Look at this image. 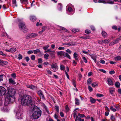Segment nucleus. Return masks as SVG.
<instances>
[{
    "instance_id": "obj_1",
    "label": "nucleus",
    "mask_w": 121,
    "mask_h": 121,
    "mask_svg": "<svg viewBox=\"0 0 121 121\" xmlns=\"http://www.w3.org/2000/svg\"><path fill=\"white\" fill-rule=\"evenodd\" d=\"M19 100L21 101V104L24 106H34V101L32 100V97L29 95L22 96L19 99Z\"/></svg>"
},
{
    "instance_id": "obj_2",
    "label": "nucleus",
    "mask_w": 121,
    "mask_h": 121,
    "mask_svg": "<svg viewBox=\"0 0 121 121\" xmlns=\"http://www.w3.org/2000/svg\"><path fill=\"white\" fill-rule=\"evenodd\" d=\"M16 93L15 90L14 89H8V92L6 94L4 104L7 105L15 101V98L14 95Z\"/></svg>"
},
{
    "instance_id": "obj_3",
    "label": "nucleus",
    "mask_w": 121,
    "mask_h": 121,
    "mask_svg": "<svg viewBox=\"0 0 121 121\" xmlns=\"http://www.w3.org/2000/svg\"><path fill=\"white\" fill-rule=\"evenodd\" d=\"M41 115V110L37 107H34L32 110L31 117L34 119H37L39 118Z\"/></svg>"
},
{
    "instance_id": "obj_4",
    "label": "nucleus",
    "mask_w": 121,
    "mask_h": 121,
    "mask_svg": "<svg viewBox=\"0 0 121 121\" xmlns=\"http://www.w3.org/2000/svg\"><path fill=\"white\" fill-rule=\"evenodd\" d=\"M19 26L20 29L24 32H26L27 31V29L25 26L24 23L20 22L19 24Z\"/></svg>"
},
{
    "instance_id": "obj_5",
    "label": "nucleus",
    "mask_w": 121,
    "mask_h": 121,
    "mask_svg": "<svg viewBox=\"0 0 121 121\" xmlns=\"http://www.w3.org/2000/svg\"><path fill=\"white\" fill-rule=\"evenodd\" d=\"M6 91V89L4 87H0V96L4 95L5 94Z\"/></svg>"
},
{
    "instance_id": "obj_6",
    "label": "nucleus",
    "mask_w": 121,
    "mask_h": 121,
    "mask_svg": "<svg viewBox=\"0 0 121 121\" xmlns=\"http://www.w3.org/2000/svg\"><path fill=\"white\" fill-rule=\"evenodd\" d=\"M107 82L108 85L109 86L113 85V79L112 78H108Z\"/></svg>"
},
{
    "instance_id": "obj_7",
    "label": "nucleus",
    "mask_w": 121,
    "mask_h": 121,
    "mask_svg": "<svg viewBox=\"0 0 121 121\" xmlns=\"http://www.w3.org/2000/svg\"><path fill=\"white\" fill-rule=\"evenodd\" d=\"M37 92L41 99H44L45 97L43 92L41 90H39L37 91Z\"/></svg>"
},
{
    "instance_id": "obj_8",
    "label": "nucleus",
    "mask_w": 121,
    "mask_h": 121,
    "mask_svg": "<svg viewBox=\"0 0 121 121\" xmlns=\"http://www.w3.org/2000/svg\"><path fill=\"white\" fill-rule=\"evenodd\" d=\"M121 39V37H120L119 38H117V39L113 40L112 42H111L110 43V45H114V44L117 43L119 42V41Z\"/></svg>"
},
{
    "instance_id": "obj_9",
    "label": "nucleus",
    "mask_w": 121,
    "mask_h": 121,
    "mask_svg": "<svg viewBox=\"0 0 121 121\" xmlns=\"http://www.w3.org/2000/svg\"><path fill=\"white\" fill-rule=\"evenodd\" d=\"M22 114V112L19 109L17 110L16 115L17 117H20Z\"/></svg>"
},
{
    "instance_id": "obj_10",
    "label": "nucleus",
    "mask_w": 121,
    "mask_h": 121,
    "mask_svg": "<svg viewBox=\"0 0 121 121\" xmlns=\"http://www.w3.org/2000/svg\"><path fill=\"white\" fill-rule=\"evenodd\" d=\"M115 91V89L113 87H110L109 88V91L111 94L113 95V94Z\"/></svg>"
},
{
    "instance_id": "obj_11",
    "label": "nucleus",
    "mask_w": 121,
    "mask_h": 121,
    "mask_svg": "<svg viewBox=\"0 0 121 121\" xmlns=\"http://www.w3.org/2000/svg\"><path fill=\"white\" fill-rule=\"evenodd\" d=\"M65 52L63 51H60L58 52L57 54L59 55H60L61 56H64L65 55Z\"/></svg>"
},
{
    "instance_id": "obj_12",
    "label": "nucleus",
    "mask_w": 121,
    "mask_h": 121,
    "mask_svg": "<svg viewBox=\"0 0 121 121\" xmlns=\"http://www.w3.org/2000/svg\"><path fill=\"white\" fill-rule=\"evenodd\" d=\"M30 19L31 21L34 22L36 20V18L34 16H31L30 17Z\"/></svg>"
},
{
    "instance_id": "obj_13",
    "label": "nucleus",
    "mask_w": 121,
    "mask_h": 121,
    "mask_svg": "<svg viewBox=\"0 0 121 121\" xmlns=\"http://www.w3.org/2000/svg\"><path fill=\"white\" fill-rule=\"evenodd\" d=\"M9 82L11 84H12L14 85L16 84V82L14 80H13L12 78H10L9 79Z\"/></svg>"
},
{
    "instance_id": "obj_14",
    "label": "nucleus",
    "mask_w": 121,
    "mask_h": 121,
    "mask_svg": "<svg viewBox=\"0 0 121 121\" xmlns=\"http://www.w3.org/2000/svg\"><path fill=\"white\" fill-rule=\"evenodd\" d=\"M37 35H38L37 34L32 33L30 34L29 36V37L30 38H33L36 37Z\"/></svg>"
},
{
    "instance_id": "obj_15",
    "label": "nucleus",
    "mask_w": 121,
    "mask_h": 121,
    "mask_svg": "<svg viewBox=\"0 0 121 121\" xmlns=\"http://www.w3.org/2000/svg\"><path fill=\"white\" fill-rule=\"evenodd\" d=\"M60 28L61 30H63L64 31L67 32L68 33H69V31L67 30V29L65 28L60 26Z\"/></svg>"
},
{
    "instance_id": "obj_16",
    "label": "nucleus",
    "mask_w": 121,
    "mask_h": 121,
    "mask_svg": "<svg viewBox=\"0 0 121 121\" xmlns=\"http://www.w3.org/2000/svg\"><path fill=\"white\" fill-rule=\"evenodd\" d=\"M12 1L13 3V8H14L15 7H17V5L16 4V0H12Z\"/></svg>"
},
{
    "instance_id": "obj_17",
    "label": "nucleus",
    "mask_w": 121,
    "mask_h": 121,
    "mask_svg": "<svg viewBox=\"0 0 121 121\" xmlns=\"http://www.w3.org/2000/svg\"><path fill=\"white\" fill-rule=\"evenodd\" d=\"M21 1L22 3L23 4H27L28 3V0H21Z\"/></svg>"
},
{
    "instance_id": "obj_18",
    "label": "nucleus",
    "mask_w": 121,
    "mask_h": 121,
    "mask_svg": "<svg viewBox=\"0 0 121 121\" xmlns=\"http://www.w3.org/2000/svg\"><path fill=\"white\" fill-rule=\"evenodd\" d=\"M33 52L35 54H36L40 52V50L38 49L35 50L33 51Z\"/></svg>"
},
{
    "instance_id": "obj_19",
    "label": "nucleus",
    "mask_w": 121,
    "mask_h": 121,
    "mask_svg": "<svg viewBox=\"0 0 121 121\" xmlns=\"http://www.w3.org/2000/svg\"><path fill=\"white\" fill-rule=\"evenodd\" d=\"M115 59L117 60H121V56H117L115 57Z\"/></svg>"
},
{
    "instance_id": "obj_20",
    "label": "nucleus",
    "mask_w": 121,
    "mask_h": 121,
    "mask_svg": "<svg viewBox=\"0 0 121 121\" xmlns=\"http://www.w3.org/2000/svg\"><path fill=\"white\" fill-rule=\"evenodd\" d=\"M0 63L2 65H6L7 63V62L6 61L0 60Z\"/></svg>"
},
{
    "instance_id": "obj_21",
    "label": "nucleus",
    "mask_w": 121,
    "mask_h": 121,
    "mask_svg": "<svg viewBox=\"0 0 121 121\" xmlns=\"http://www.w3.org/2000/svg\"><path fill=\"white\" fill-rule=\"evenodd\" d=\"M92 81L91 80V78H89L87 80V83L88 84H90L92 82Z\"/></svg>"
},
{
    "instance_id": "obj_22",
    "label": "nucleus",
    "mask_w": 121,
    "mask_h": 121,
    "mask_svg": "<svg viewBox=\"0 0 121 121\" xmlns=\"http://www.w3.org/2000/svg\"><path fill=\"white\" fill-rule=\"evenodd\" d=\"M98 85V84L97 82H94L91 84L92 86L94 87L97 86Z\"/></svg>"
},
{
    "instance_id": "obj_23",
    "label": "nucleus",
    "mask_w": 121,
    "mask_h": 121,
    "mask_svg": "<svg viewBox=\"0 0 121 121\" xmlns=\"http://www.w3.org/2000/svg\"><path fill=\"white\" fill-rule=\"evenodd\" d=\"M90 101L92 103H94L95 102V100L93 99L92 97H91L90 98Z\"/></svg>"
},
{
    "instance_id": "obj_24",
    "label": "nucleus",
    "mask_w": 121,
    "mask_h": 121,
    "mask_svg": "<svg viewBox=\"0 0 121 121\" xmlns=\"http://www.w3.org/2000/svg\"><path fill=\"white\" fill-rule=\"evenodd\" d=\"M51 66L52 69L58 68V66L56 64H52L51 65Z\"/></svg>"
},
{
    "instance_id": "obj_25",
    "label": "nucleus",
    "mask_w": 121,
    "mask_h": 121,
    "mask_svg": "<svg viewBox=\"0 0 121 121\" xmlns=\"http://www.w3.org/2000/svg\"><path fill=\"white\" fill-rule=\"evenodd\" d=\"M75 104L77 105H79V100L77 98H76L75 99Z\"/></svg>"
},
{
    "instance_id": "obj_26",
    "label": "nucleus",
    "mask_w": 121,
    "mask_h": 121,
    "mask_svg": "<svg viewBox=\"0 0 121 121\" xmlns=\"http://www.w3.org/2000/svg\"><path fill=\"white\" fill-rule=\"evenodd\" d=\"M91 57L94 61L95 63H96V56H94L91 55Z\"/></svg>"
},
{
    "instance_id": "obj_27",
    "label": "nucleus",
    "mask_w": 121,
    "mask_h": 121,
    "mask_svg": "<svg viewBox=\"0 0 121 121\" xmlns=\"http://www.w3.org/2000/svg\"><path fill=\"white\" fill-rule=\"evenodd\" d=\"M120 85V83L119 82H116L115 84V86L117 87H119Z\"/></svg>"
},
{
    "instance_id": "obj_28",
    "label": "nucleus",
    "mask_w": 121,
    "mask_h": 121,
    "mask_svg": "<svg viewBox=\"0 0 121 121\" xmlns=\"http://www.w3.org/2000/svg\"><path fill=\"white\" fill-rule=\"evenodd\" d=\"M81 119L78 117V116H77V117L76 118L75 121H81Z\"/></svg>"
},
{
    "instance_id": "obj_29",
    "label": "nucleus",
    "mask_w": 121,
    "mask_h": 121,
    "mask_svg": "<svg viewBox=\"0 0 121 121\" xmlns=\"http://www.w3.org/2000/svg\"><path fill=\"white\" fill-rule=\"evenodd\" d=\"M11 52H15L16 50V48H12L10 49Z\"/></svg>"
},
{
    "instance_id": "obj_30",
    "label": "nucleus",
    "mask_w": 121,
    "mask_h": 121,
    "mask_svg": "<svg viewBox=\"0 0 121 121\" xmlns=\"http://www.w3.org/2000/svg\"><path fill=\"white\" fill-rule=\"evenodd\" d=\"M65 57H66L67 58L69 59H71L70 56L67 53H65Z\"/></svg>"
},
{
    "instance_id": "obj_31",
    "label": "nucleus",
    "mask_w": 121,
    "mask_h": 121,
    "mask_svg": "<svg viewBox=\"0 0 121 121\" xmlns=\"http://www.w3.org/2000/svg\"><path fill=\"white\" fill-rule=\"evenodd\" d=\"M78 113V116H79L83 118V117H85V116L83 114H81L79 113Z\"/></svg>"
},
{
    "instance_id": "obj_32",
    "label": "nucleus",
    "mask_w": 121,
    "mask_h": 121,
    "mask_svg": "<svg viewBox=\"0 0 121 121\" xmlns=\"http://www.w3.org/2000/svg\"><path fill=\"white\" fill-rule=\"evenodd\" d=\"M114 2L113 1H106V3L109 4H113Z\"/></svg>"
},
{
    "instance_id": "obj_33",
    "label": "nucleus",
    "mask_w": 121,
    "mask_h": 121,
    "mask_svg": "<svg viewBox=\"0 0 121 121\" xmlns=\"http://www.w3.org/2000/svg\"><path fill=\"white\" fill-rule=\"evenodd\" d=\"M110 108L112 111L115 112L116 111V109L115 108H113L112 106H111Z\"/></svg>"
},
{
    "instance_id": "obj_34",
    "label": "nucleus",
    "mask_w": 121,
    "mask_h": 121,
    "mask_svg": "<svg viewBox=\"0 0 121 121\" xmlns=\"http://www.w3.org/2000/svg\"><path fill=\"white\" fill-rule=\"evenodd\" d=\"M47 72L48 73V74L50 75L52 74V72L50 70H49L48 69H47L46 70Z\"/></svg>"
},
{
    "instance_id": "obj_35",
    "label": "nucleus",
    "mask_w": 121,
    "mask_h": 121,
    "mask_svg": "<svg viewBox=\"0 0 121 121\" xmlns=\"http://www.w3.org/2000/svg\"><path fill=\"white\" fill-rule=\"evenodd\" d=\"M72 31L74 33H76L79 31V30L78 29H74L72 30Z\"/></svg>"
},
{
    "instance_id": "obj_36",
    "label": "nucleus",
    "mask_w": 121,
    "mask_h": 121,
    "mask_svg": "<svg viewBox=\"0 0 121 121\" xmlns=\"http://www.w3.org/2000/svg\"><path fill=\"white\" fill-rule=\"evenodd\" d=\"M96 96L98 97H101L103 96V95L102 94H96Z\"/></svg>"
},
{
    "instance_id": "obj_37",
    "label": "nucleus",
    "mask_w": 121,
    "mask_h": 121,
    "mask_svg": "<svg viewBox=\"0 0 121 121\" xmlns=\"http://www.w3.org/2000/svg\"><path fill=\"white\" fill-rule=\"evenodd\" d=\"M65 67L63 65H60V69L61 70H63L65 69Z\"/></svg>"
},
{
    "instance_id": "obj_38",
    "label": "nucleus",
    "mask_w": 121,
    "mask_h": 121,
    "mask_svg": "<svg viewBox=\"0 0 121 121\" xmlns=\"http://www.w3.org/2000/svg\"><path fill=\"white\" fill-rule=\"evenodd\" d=\"M82 59L83 60L84 62L85 63H87V60L86 59V58L85 57H82Z\"/></svg>"
},
{
    "instance_id": "obj_39",
    "label": "nucleus",
    "mask_w": 121,
    "mask_h": 121,
    "mask_svg": "<svg viewBox=\"0 0 121 121\" xmlns=\"http://www.w3.org/2000/svg\"><path fill=\"white\" fill-rule=\"evenodd\" d=\"M30 58L32 60H34L35 58V56L34 55H32Z\"/></svg>"
},
{
    "instance_id": "obj_40",
    "label": "nucleus",
    "mask_w": 121,
    "mask_h": 121,
    "mask_svg": "<svg viewBox=\"0 0 121 121\" xmlns=\"http://www.w3.org/2000/svg\"><path fill=\"white\" fill-rule=\"evenodd\" d=\"M49 56V55L48 54L46 53L44 55V57L47 59H48Z\"/></svg>"
},
{
    "instance_id": "obj_41",
    "label": "nucleus",
    "mask_w": 121,
    "mask_h": 121,
    "mask_svg": "<svg viewBox=\"0 0 121 121\" xmlns=\"http://www.w3.org/2000/svg\"><path fill=\"white\" fill-rule=\"evenodd\" d=\"M98 2L99 3H105L106 2L104 0H99L98 1Z\"/></svg>"
},
{
    "instance_id": "obj_42",
    "label": "nucleus",
    "mask_w": 121,
    "mask_h": 121,
    "mask_svg": "<svg viewBox=\"0 0 121 121\" xmlns=\"http://www.w3.org/2000/svg\"><path fill=\"white\" fill-rule=\"evenodd\" d=\"M73 116L74 118H75L76 117H77V116H78L77 115V113L76 112H73Z\"/></svg>"
},
{
    "instance_id": "obj_43",
    "label": "nucleus",
    "mask_w": 121,
    "mask_h": 121,
    "mask_svg": "<svg viewBox=\"0 0 121 121\" xmlns=\"http://www.w3.org/2000/svg\"><path fill=\"white\" fill-rule=\"evenodd\" d=\"M78 56V54L76 52H74L73 54V57L74 58H77Z\"/></svg>"
},
{
    "instance_id": "obj_44",
    "label": "nucleus",
    "mask_w": 121,
    "mask_h": 121,
    "mask_svg": "<svg viewBox=\"0 0 121 121\" xmlns=\"http://www.w3.org/2000/svg\"><path fill=\"white\" fill-rule=\"evenodd\" d=\"M38 63H42V59L41 58H39L38 60Z\"/></svg>"
},
{
    "instance_id": "obj_45",
    "label": "nucleus",
    "mask_w": 121,
    "mask_h": 121,
    "mask_svg": "<svg viewBox=\"0 0 121 121\" xmlns=\"http://www.w3.org/2000/svg\"><path fill=\"white\" fill-rule=\"evenodd\" d=\"M111 119L112 121H114L115 120V117H114V116L113 115H112L111 116L110 118Z\"/></svg>"
},
{
    "instance_id": "obj_46",
    "label": "nucleus",
    "mask_w": 121,
    "mask_h": 121,
    "mask_svg": "<svg viewBox=\"0 0 121 121\" xmlns=\"http://www.w3.org/2000/svg\"><path fill=\"white\" fill-rule=\"evenodd\" d=\"M115 73V72L114 70H112L111 71L109 72V73L110 74H114Z\"/></svg>"
},
{
    "instance_id": "obj_47",
    "label": "nucleus",
    "mask_w": 121,
    "mask_h": 121,
    "mask_svg": "<svg viewBox=\"0 0 121 121\" xmlns=\"http://www.w3.org/2000/svg\"><path fill=\"white\" fill-rule=\"evenodd\" d=\"M11 75L12 77H13V78H15L16 77V74H15V73H14L12 74H11Z\"/></svg>"
},
{
    "instance_id": "obj_48",
    "label": "nucleus",
    "mask_w": 121,
    "mask_h": 121,
    "mask_svg": "<svg viewBox=\"0 0 121 121\" xmlns=\"http://www.w3.org/2000/svg\"><path fill=\"white\" fill-rule=\"evenodd\" d=\"M3 75H0V81H3Z\"/></svg>"
},
{
    "instance_id": "obj_49",
    "label": "nucleus",
    "mask_w": 121,
    "mask_h": 121,
    "mask_svg": "<svg viewBox=\"0 0 121 121\" xmlns=\"http://www.w3.org/2000/svg\"><path fill=\"white\" fill-rule=\"evenodd\" d=\"M99 70L104 73H106V71L102 69H99Z\"/></svg>"
},
{
    "instance_id": "obj_50",
    "label": "nucleus",
    "mask_w": 121,
    "mask_h": 121,
    "mask_svg": "<svg viewBox=\"0 0 121 121\" xmlns=\"http://www.w3.org/2000/svg\"><path fill=\"white\" fill-rule=\"evenodd\" d=\"M105 32L104 31H103L102 33V34L104 37H105Z\"/></svg>"
},
{
    "instance_id": "obj_51",
    "label": "nucleus",
    "mask_w": 121,
    "mask_h": 121,
    "mask_svg": "<svg viewBox=\"0 0 121 121\" xmlns=\"http://www.w3.org/2000/svg\"><path fill=\"white\" fill-rule=\"evenodd\" d=\"M55 108L56 111L57 112H59V107L57 106H55Z\"/></svg>"
},
{
    "instance_id": "obj_52",
    "label": "nucleus",
    "mask_w": 121,
    "mask_h": 121,
    "mask_svg": "<svg viewBox=\"0 0 121 121\" xmlns=\"http://www.w3.org/2000/svg\"><path fill=\"white\" fill-rule=\"evenodd\" d=\"M88 88L89 91H92L93 90V89L90 86H89L88 87Z\"/></svg>"
},
{
    "instance_id": "obj_53",
    "label": "nucleus",
    "mask_w": 121,
    "mask_h": 121,
    "mask_svg": "<svg viewBox=\"0 0 121 121\" xmlns=\"http://www.w3.org/2000/svg\"><path fill=\"white\" fill-rule=\"evenodd\" d=\"M60 116L62 117H63L64 116V115L63 113L62 112H60Z\"/></svg>"
},
{
    "instance_id": "obj_54",
    "label": "nucleus",
    "mask_w": 121,
    "mask_h": 121,
    "mask_svg": "<svg viewBox=\"0 0 121 121\" xmlns=\"http://www.w3.org/2000/svg\"><path fill=\"white\" fill-rule=\"evenodd\" d=\"M60 7L58 9V10L59 11H60L62 10V5L61 4H60Z\"/></svg>"
},
{
    "instance_id": "obj_55",
    "label": "nucleus",
    "mask_w": 121,
    "mask_h": 121,
    "mask_svg": "<svg viewBox=\"0 0 121 121\" xmlns=\"http://www.w3.org/2000/svg\"><path fill=\"white\" fill-rule=\"evenodd\" d=\"M49 46L48 45L45 46L43 47V49L45 50L47 48H48Z\"/></svg>"
},
{
    "instance_id": "obj_56",
    "label": "nucleus",
    "mask_w": 121,
    "mask_h": 121,
    "mask_svg": "<svg viewBox=\"0 0 121 121\" xmlns=\"http://www.w3.org/2000/svg\"><path fill=\"white\" fill-rule=\"evenodd\" d=\"M22 55L20 54L18 55V58L19 60H21L22 58Z\"/></svg>"
},
{
    "instance_id": "obj_57",
    "label": "nucleus",
    "mask_w": 121,
    "mask_h": 121,
    "mask_svg": "<svg viewBox=\"0 0 121 121\" xmlns=\"http://www.w3.org/2000/svg\"><path fill=\"white\" fill-rule=\"evenodd\" d=\"M66 52H68L69 54H70L72 52L69 49H68L66 50Z\"/></svg>"
},
{
    "instance_id": "obj_58",
    "label": "nucleus",
    "mask_w": 121,
    "mask_h": 121,
    "mask_svg": "<svg viewBox=\"0 0 121 121\" xmlns=\"http://www.w3.org/2000/svg\"><path fill=\"white\" fill-rule=\"evenodd\" d=\"M112 29H115L116 30H117V27L116 26L114 25L113 26H112Z\"/></svg>"
},
{
    "instance_id": "obj_59",
    "label": "nucleus",
    "mask_w": 121,
    "mask_h": 121,
    "mask_svg": "<svg viewBox=\"0 0 121 121\" xmlns=\"http://www.w3.org/2000/svg\"><path fill=\"white\" fill-rule=\"evenodd\" d=\"M25 59L26 60L27 62H28V61H29L30 60V59L29 57L27 56L25 57Z\"/></svg>"
},
{
    "instance_id": "obj_60",
    "label": "nucleus",
    "mask_w": 121,
    "mask_h": 121,
    "mask_svg": "<svg viewBox=\"0 0 121 121\" xmlns=\"http://www.w3.org/2000/svg\"><path fill=\"white\" fill-rule=\"evenodd\" d=\"M85 32L87 34H89L91 33L90 31L88 30H86L85 31Z\"/></svg>"
},
{
    "instance_id": "obj_61",
    "label": "nucleus",
    "mask_w": 121,
    "mask_h": 121,
    "mask_svg": "<svg viewBox=\"0 0 121 121\" xmlns=\"http://www.w3.org/2000/svg\"><path fill=\"white\" fill-rule=\"evenodd\" d=\"M99 62L102 64H104L105 63V62L104 60H102L100 61Z\"/></svg>"
},
{
    "instance_id": "obj_62",
    "label": "nucleus",
    "mask_w": 121,
    "mask_h": 121,
    "mask_svg": "<svg viewBox=\"0 0 121 121\" xmlns=\"http://www.w3.org/2000/svg\"><path fill=\"white\" fill-rule=\"evenodd\" d=\"M0 54H1L4 56H6L5 54H4L3 52L1 51H0Z\"/></svg>"
},
{
    "instance_id": "obj_63",
    "label": "nucleus",
    "mask_w": 121,
    "mask_h": 121,
    "mask_svg": "<svg viewBox=\"0 0 121 121\" xmlns=\"http://www.w3.org/2000/svg\"><path fill=\"white\" fill-rule=\"evenodd\" d=\"M27 53L29 54H30L32 53H33V52L32 50H30L28 51Z\"/></svg>"
},
{
    "instance_id": "obj_64",
    "label": "nucleus",
    "mask_w": 121,
    "mask_h": 121,
    "mask_svg": "<svg viewBox=\"0 0 121 121\" xmlns=\"http://www.w3.org/2000/svg\"><path fill=\"white\" fill-rule=\"evenodd\" d=\"M68 9L69 12H71L72 11V8L71 7H69L68 8Z\"/></svg>"
}]
</instances>
